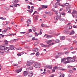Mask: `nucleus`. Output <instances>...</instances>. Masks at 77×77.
<instances>
[{
	"label": "nucleus",
	"mask_w": 77,
	"mask_h": 77,
	"mask_svg": "<svg viewBox=\"0 0 77 77\" xmlns=\"http://www.w3.org/2000/svg\"><path fill=\"white\" fill-rule=\"evenodd\" d=\"M54 12L55 13V14L57 15V16H55L54 17V19L55 20H59L60 18H61V15H63L65 16L66 15V13L64 12L60 13L57 12V11H56L55 10H54Z\"/></svg>",
	"instance_id": "nucleus-1"
},
{
	"label": "nucleus",
	"mask_w": 77,
	"mask_h": 77,
	"mask_svg": "<svg viewBox=\"0 0 77 77\" xmlns=\"http://www.w3.org/2000/svg\"><path fill=\"white\" fill-rule=\"evenodd\" d=\"M39 65H41L40 63L38 62H36L34 64V66L35 68H40Z\"/></svg>",
	"instance_id": "nucleus-2"
},
{
	"label": "nucleus",
	"mask_w": 77,
	"mask_h": 77,
	"mask_svg": "<svg viewBox=\"0 0 77 77\" xmlns=\"http://www.w3.org/2000/svg\"><path fill=\"white\" fill-rule=\"evenodd\" d=\"M44 37L46 38H48L49 39V38H52L53 37V36L51 35H48L47 34H46L44 36Z\"/></svg>",
	"instance_id": "nucleus-3"
},
{
	"label": "nucleus",
	"mask_w": 77,
	"mask_h": 77,
	"mask_svg": "<svg viewBox=\"0 0 77 77\" xmlns=\"http://www.w3.org/2000/svg\"><path fill=\"white\" fill-rule=\"evenodd\" d=\"M10 50V48L8 47H6L4 49L6 53H8V51H9V50Z\"/></svg>",
	"instance_id": "nucleus-4"
},
{
	"label": "nucleus",
	"mask_w": 77,
	"mask_h": 77,
	"mask_svg": "<svg viewBox=\"0 0 77 77\" xmlns=\"http://www.w3.org/2000/svg\"><path fill=\"white\" fill-rule=\"evenodd\" d=\"M33 72H29L28 73V75L29 77H31L33 76Z\"/></svg>",
	"instance_id": "nucleus-5"
},
{
	"label": "nucleus",
	"mask_w": 77,
	"mask_h": 77,
	"mask_svg": "<svg viewBox=\"0 0 77 77\" xmlns=\"http://www.w3.org/2000/svg\"><path fill=\"white\" fill-rule=\"evenodd\" d=\"M19 2V1L18 0H14L13 1V4H17V3H18Z\"/></svg>",
	"instance_id": "nucleus-6"
},
{
	"label": "nucleus",
	"mask_w": 77,
	"mask_h": 77,
	"mask_svg": "<svg viewBox=\"0 0 77 77\" xmlns=\"http://www.w3.org/2000/svg\"><path fill=\"white\" fill-rule=\"evenodd\" d=\"M76 59V57H74L73 58H72V59L71 60V62H75V60Z\"/></svg>",
	"instance_id": "nucleus-7"
},
{
	"label": "nucleus",
	"mask_w": 77,
	"mask_h": 77,
	"mask_svg": "<svg viewBox=\"0 0 77 77\" xmlns=\"http://www.w3.org/2000/svg\"><path fill=\"white\" fill-rule=\"evenodd\" d=\"M21 71H22V69H17L16 70V72H17V73H19V72H20Z\"/></svg>",
	"instance_id": "nucleus-8"
},
{
	"label": "nucleus",
	"mask_w": 77,
	"mask_h": 77,
	"mask_svg": "<svg viewBox=\"0 0 77 77\" xmlns=\"http://www.w3.org/2000/svg\"><path fill=\"white\" fill-rule=\"evenodd\" d=\"M55 5L56 6L55 7V8H57V6H60V3L57 2L56 3Z\"/></svg>",
	"instance_id": "nucleus-9"
},
{
	"label": "nucleus",
	"mask_w": 77,
	"mask_h": 77,
	"mask_svg": "<svg viewBox=\"0 0 77 77\" xmlns=\"http://www.w3.org/2000/svg\"><path fill=\"white\" fill-rule=\"evenodd\" d=\"M5 47L4 46H0V50H3L5 49Z\"/></svg>",
	"instance_id": "nucleus-10"
},
{
	"label": "nucleus",
	"mask_w": 77,
	"mask_h": 77,
	"mask_svg": "<svg viewBox=\"0 0 77 77\" xmlns=\"http://www.w3.org/2000/svg\"><path fill=\"white\" fill-rule=\"evenodd\" d=\"M72 59V58L70 57H68L67 58V60L68 61H69L70 62H71V59Z\"/></svg>",
	"instance_id": "nucleus-11"
},
{
	"label": "nucleus",
	"mask_w": 77,
	"mask_h": 77,
	"mask_svg": "<svg viewBox=\"0 0 77 77\" xmlns=\"http://www.w3.org/2000/svg\"><path fill=\"white\" fill-rule=\"evenodd\" d=\"M32 51L35 52H36V51H38V48H34L32 49Z\"/></svg>",
	"instance_id": "nucleus-12"
},
{
	"label": "nucleus",
	"mask_w": 77,
	"mask_h": 77,
	"mask_svg": "<svg viewBox=\"0 0 77 77\" xmlns=\"http://www.w3.org/2000/svg\"><path fill=\"white\" fill-rule=\"evenodd\" d=\"M53 42L52 40H49V41H46V42L47 44H50V43H51V42Z\"/></svg>",
	"instance_id": "nucleus-13"
},
{
	"label": "nucleus",
	"mask_w": 77,
	"mask_h": 77,
	"mask_svg": "<svg viewBox=\"0 0 77 77\" xmlns=\"http://www.w3.org/2000/svg\"><path fill=\"white\" fill-rule=\"evenodd\" d=\"M11 50H13L14 49V46L11 45H10V49Z\"/></svg>",
	"instance_id": "nucleus-14"
},
{
	"label": "nucleus",
	"mask_w": 77,
	"mask_h": 77,
	"mask_svg": "<svg viewBox=\"0 0 77 77\" xmlns=\"http://www.w3.org/2000/svg\"><path fill=\"white\" fill-rule=\"evenodd\" d=\"M4 53V51L3 50H0V54L1 55H3V54Z\"/></svg>",
	"instance_id": "nucleus-15"
},
{
	"label": "nucleus",
	"mask_w": 77,
	"mask_h": 77,
	"mask_svg": "<svg viewBox=\"0 0 77 77\" xmlns=\"http://www.w3.org/2000/svg\"><path fill=\"white\" fill-rule=\"evenodd\" d=\"M5 45H8V42L7 40H5Z\"/></svg>",
	"instance_id": "nucleus-16"
},
{
	"label": "nucleus",
	"mask_w": 77,
	"mask_h": 77,
	"mask_svg": "<svg viewBox=\"0 0 77 77\" xmlns=\"http://www.w3.org/2000/svg\"><path fill=\"white\" fill-rule=\"evenodd\" d=\"M27 23H28V24H31L32 22H31V20H30L28 19L27 21Z\"/></svg>",
	"instance_id": "nucleus-17"
},
{
	"label": "nucleus",
	"mask_w": 77,
	"mask_h": 77,
	"mask_svg": "<svg viewBox=\"0 0 77 77\" xmlns=\"http://www.w3.org/2000/svg\"><path fill=\"white\" fill-rule=\"evenodd\" d=\"M6 32H7V29H5L2 31V34H5L6 33Z\"/></svg>",
	"instance_id": "nucleus-18"
},
{
	"label": "nucleus",
	"mask_w": 77,
	"mask_h": 77,
	"mask_svg": "<svg viewBox=\"0 0 77 77\" xmlns=\"http://www.w3.org/2000/svg\"><path fill=\"white\" fill-rule=\"evenodd\" d=\"M30 65H32V64L29 63V61L27 63L26 66H30Z\"/></svg>",
	"instance_id": "nucleus-19"
},
{
	"label": "nucleus",
	"mask_w": 77,
	"mask_h": 77,
	"mask_svg": "<svg viewBox=\"0 0 77 77\" xmlns=\"http://www.w3.org/2000/svg\"><path fill=\"white\" fill-rule=\"evenodd\" d=\"M61 40H64L65 39V37L63 36L60 37Z\"/></svg>",
	"instance_id": "nucleus-20"
},
{
	"label": "nucleus",
	"mask_w": 77,
	"mask_h": 77,
	"mask_svg": "<svg viewBox=\"0 0 77 77\" xmlns=\"http://www.w3.org/2000/svg\"><path fill=\"white\" fill-rule=\"evenodd\" d=\"M28 73L27 72V71H25L24 72V76H26V75H27V74Z\"/></svg>",
	"instance_id": "nucleus-21"
},
{
	"label": "nucleus",
	"mask_w": 77,
	"mask_h": 77,
	"mask_svg": "<svg viewBox=\"0 0 77 77\" xmlns=\"http://www.w3.org/2000/svg\"><path fill=\"white\" fill-rule=\"evenodd\" d=\"M75 33V32L74 31H72L70 33V35H73V34H74Z\"/></svg>",
	"instance_id": "nucleus-22"
},
{
	"label": "nucleus",
	"mask_w": 77,
	"mask_h": 77,
	"mask_svg": "<svg viewBox=\"0 0 77 77\" xmlns=\"http://www.w3.org/2000/svg\"><path fill=\"white\" fill-rule=\"evenodd\" d=\"M70 62H71V61H66L64 62H63V63H64V64H66V63H70Z\"/></svg>",
	"instance_id": "nucleus-23"
},
{
	"label": "nucleus",
	"mask_w": 77,
	"mask_h": 77,
	"mask_svg": "<svg viewBox=\"0 0 77 77\" xmlns=\"http://www.w3.org/2000/svg\"><path fill=\"white\" fill-rule=\"evenodd\" d=\"M29 62L30 63V64L32 65V63H35V61H30Z\"/></svg>",
	"instance_id": "nucleus-24"
},
{
	"label": "nucleus",
	"mask_w": 77,
	"mask_h": 77,
	"mask_svg": "<svg viewBox=\"0 0 77 77\" xmlns=\"http://www.w3.org/2000/svg\"><path fill=\"white\" fill-rule=\"evenodd\" d=\"M36 56H37V57L39 56V52L38 51L37 52L36 54Z\"/></svg>",
	"instance_id": "nucleus-25"
},
{
	"label": "nucleus",
	"mask_w": 77,
	"mask_h": 77,
	"mask_svg": "<svg viewBox=\"0 0 77 77\" xmlns=\"http://www.w3.org/2000/svg\"><path fill=\"white\" fill-rule=\"evenodd\" d=\"M47 68H49V69H51L52 66H47Z\"/></svg>",
	"instance_id": "nucleus-26"
},
{
	"label": "nucleus",
	"mask_w": 77,
	"mask_h": 77,
	"mask_svg": "<svg viewBox=\"0 0 77 77\" xmlns=\"http://www.w3.org/2000/svg\"><path fill=\"white\" fill-rule=\"evenodd\" d=\"M65 59H66V58L62 59L61 60V63H62V62H64V61H65Z\"/></svg>",
	"instance_id": "nucleus-27"
},
{
	"label": "nucleus",
	"mask_w": 77,
	"mask_h": 77,
	"mask_svg": "<svg viewBox=\"0 0 77 77\" xmlns=\"http://www.w3.org/2000/svg\"><path fill=\"white\" fill-rule=\"evenodd\" d=\"M60 21H65V19L63 18H60L59 19Z\"/></svg>",
	"instance_id": "nucleus-28"
},
{
	"label": "nucleus",
	"mask_w": 77,
	"mask_h": 77,
	"mask_svg": "<svg viewBox=\"0 0 77 77\" xmlns=\"http://www.w3.org/2000/svg\"><path fill=\"white\" fill-rule=\"evenodd\" d=\"M48 14L49 15H53V13H52V12H49Z\"/></svg>",
	"instance_id": "nucleus-29"
},
{
	"label": "nucleus",
	"mask_w": 77,
	"mask_h": 77,
	"mask_svg": "<svg viewBox=\"0 0 77 77\" xmlns=\"http://www.w3.org/2000/svg\"><path fill=\"white\" fill-rule=\"evenodd\" d=\"M0 19L2 20H6V19L5 18V19L3 17H0Z\"/></svg>",
	"instance_id": "nucleus-30"
},
{
	"label": "nucleus",
	"mask_w": 77,
	"mask_h": 77,
	"mask_svg": "<svg viewBox=\"0 0 77 77\" xmlns=\"http://www.w3.org/2000/svg\"><path fill=\"white\" fill-rule=\"evenodd\" d=\"M64 74H61L60 75V77H64Z\"/></svg>",
	"instance_id": "nucleus-31"
},
{
	"label": "nucleus",
	"mask_w": 77,
	"mask_h": 77,
	"mask_svg": "<svg viewBox=\"0 0 77 77\" xmlns=\"http://www.w3.org/2000/svg\"><path fill=\"white\" fill-rule=\"evenodd\" d=\"M5 9L6 11H8L9 9V7H7L5 8Z\"/></svg>",
	"instance_id": "nucleus-32"
},
{
	"label": "nucleus",
	"mask_w": 77,
	"mask_h": 77,
	"mask_svg": "<svg viewBox=\"0 0 77 77\" xmlns=\"http://www.w3.org/2000/svg\"><path fill=\"white\" fill-rule=\"evenodd\" d=\"M28 12H29L30 14H31L33 12V10L30 11V10H28Z\"/></svg>",
	"instance_id": "nucleus-33"
},
{
	"label": "nucleus",
	"mask_w": 77,
	"mask_h": 77,
	"mask_svg": "<svg viewBox=\"0 0 77 77\" xmlns=\"http://www.w3.org/2000/svg\"><path fill=\"white\" fill-rule=\"evenodd\" d=\"M64 5H65V6H68L69 5V3H66L64 4Z\"/></svg>",
	"instance_id": "nucleus-34"
},
{
	"label": "nucleus",
	"mask_w": 77,
	"mask_h": 77,
	"mask_svg": "<svg viewBox=\"0 0 77 77\" xmlns=\"http://www.w3.org/2000/svg\"><path fill=\"white\" fill-rule=\"evenodd\" d=\"M32 30L34 32H36V28H35V27H34L32 28Z\"/></svg>",
	"instance_id": "nucleus-35"
},
{
	"label": "nucleus",
	"mask_w": 77,
	"mask_h": 77,
	"mask_svg": "<svg viewBox=\"0 0 77 77\" xmlns=\"http://www.w3.org/2000/svg\"><path fill=\"white\" fill-rule=\"evenodd\" d=\"M42 8H47V6L43 5L42 6Z\"/></svg>",
	"instance_id": "nucleus-36"
},
{
	"label": "nucleus",
	"mask_w": 77,
	"mask_h": 77,
	"mask_svg": "<svg viewBox=\"0 0 77 77\" xmlns=\"http://www.w3.org/2000/svg\"><path fill=\"white\" fill-rule=\"evenodd\" d=\"M18 39H14V42H17V41H18Z\"/></svg>",
	"instance_id": "nucleus-37"
},
{
	"label": "nucleus",
	"mask_w": 77,
	"mask_h": 77,
	"mask_svg": "<svg viewBox=\"0 0 77 77\" xmlns=\"http://www.w3.org/2000/svg\"><path fill=\"white\" fill-rule=\"evenodd\" d=\"M76 12H77V11H76L75 10H73L72 13V14H75V13H76Z\"/></svg>",
	"instance_id": "nucleus-38"
},
{
	"label": "nucleus",
	"mask_w": 77,
	"mask_h": 77,
	"mask_svg": "<svg viewBox=\"0 0 77 77\" xmlns=\"http://www.w3.org/2000/svg\"><path fill=\"white\" fill-rule=\"evenodd\" d=\"M55 42H56V43H59V40H55Z\"/></svg>",
	"instance_id": "nucleus-39"
},
{
	"label": "nucleus",
	"mask_w": 77,
	"mask_h": 77,
	"mask_svg": "<svg viewBox=\"0 0 77 77\" xmlns=\"http://www.w3.org/2000/svg\"><path fill=\"white\" fill-rule=\"evenodd\" d=\"M41 26L42 27H45V25L43 23H42L41 24Z\"/></svg>",
	"instance_id": "nucleus-40"
},
{
	"label": "nucleus",
	"mask_w": 77,
	"mask_h": 77,
	"mask_svg": "<svg viewBox=\"0 0 77 77\" xmlns=\"http://www.w3.org/2000/svg\"><path fill=\"white\" fill-rule=\"evenodd\" d=\"M32 40H33V41H34V40H36H36H38V38H37V39H35V37H33L32 38Z\"/></svg>",
	"instance_id": "nucleus-41"
},
{
	"label": "nucleus",
	"mask_w": 77,
	"mask_h": 77,
	"mask_svg": "<svg viewBox=\"0 0 77 77\" xmlns=\"http://www.w3.org/2000/svg\"><path fill=\"white\" fill-rule=\"evenodd\" d=\"M64 32L65 34H68V31H67L64 30Z\"/></svg>",
	"instance_id": "nucleus-42"
},
{
	"label": "nucleus",
	"mask_w": 77,
	"mask_h": 77,
	"mask_svg": "<svg viewBox=\"0 0 77 77\" xmlns=\"http://www.w3.org/2000/svg\"><path fill=\"white\" fill-rule=\"evenodd\" d=\"M69 51H66L65 52V54H69Z\"/></svg>",
	"instance_id": "nucleus-43"
},
{
	"label": "nucleus",
	"mask_w": 77,
	"mask_h": 77,
	"mask_svg": "<svg viewBox=\"0 0 77 77\" xmlns=\"http://www.w3.org/2000/svg\"><path fill=\"white\" fill-rule=\"evenodd\" d=\"M38 17H39V16L38 15H37L36 16V17H35V20H38Z\"/></svg>",
	"instance_id": "nucleus-44"
},
{
	"label": "nucleus",
	"mask_w": 77,
	"mask_h": 77,
	"mask_svg": "<svg viewBox=\"0 0 77 77\" xmlns=\"http://www.w3.org/2000/svg\"><path fill=\"white\" fill-rule=\"evenodd\" d=\"M21 54H17V56H21V55H22V54H21Z\"/></svg>",
	"instance_id": "nucleus-45"
},
{
	"label": "nucleus",
	"mask_w": 77,
	"mask_h": 77,
	"mask_svg": "<svg viewBox=\"0 0 77 77\" xmlns=\"http://www.w3.org/2000/svg\"><path fill=\"white\" fill-rule=\"evenodd\" d=\"M44 47L47 48V47H49V45H45Z\"/></svg>",
	"instance_id": "nucleus-46"
},
{
	"label": "nucleus",
	"mask_w": 77,
	"mask_h": 77,
	"mask_svg": "<svg viewBox=\"0 0 77 77\" xmlns=\"http://www.w3.org/2000/svg\"><path fill=\"white\" fill-rule=\"evenodd\" d=\"M26 33V32H20V33H21V34H24V33Z\"/></svg>",
	"instance_id": "nucleus-47"
},
{
	"label": "nucleus",
	"mask_w": 77,
	"mask_h": 77,
	"mask_svg": "<svg viewBox=\"0 0 77 77\" xmlns=\"http://www.w3.org/2000/svg\"><path fill=\"white\" fill-rule=\"evenodd\" d=\"M29 68L30 69H33V67H32V66H31L29 67Z\"/></svg>",
	"instance_id": "nucleus-48"
},
{
	"label": "nucleus",
	"mask_w": 77,
	"mask_h": 77,
	"mask_svg": "<svg viewBox=\"0 0 77 77\" xmlns=\"http://www.w3.org/2000/svg\"><path fill=\"white\" fill-rule=\"evenodd\" d=\"M21 49H22L21 48H17V50H21Z\"/></svg>",
	"instance_id": "nucleus-49"
},
{
	"label": "nucleus",
	"mask_w": 77,
	"mask_h": 77,
	"mask_svg": "<svg viewBox=\"0 0 77 77\" xmlns=\"http://www.w3.org/2000/svg\"><path fill=\"white\" fill-rule=\"evenodd\" d=\"M18 4H14V5L15 7H17V6H18Z\"/></svg>",
	"instance_id": "nucleus-50"
},
{
	"label": "nucleus",
	"mask_w": 77,
	"mask_h": 77,
	"mask_svg": "<svg viewBox=\"0 0 77 77\" xmlns=\"http://www.w3.org/2000/svg\"><path fill=\"white\" fill-rule=\"evenodd\" d=\"M61 70H62V71H65V70H66V69L62 68L61 69Z\"/></svg>",
	"instance_id": "nucleus-51"
},
{
	"label": "nucleus",
	"mask_w": 77,
	"mask_h": 77,
	"mask_svg": "<svg viewBox=\"0 0 77 77\" xmlns=\"http://www.w3.org/2000/svg\"><path fill=\"white\" fill-rule=\"evenodd\" d=\"M36 12H37V11H35L33 13V14H32V16L34 15H35V13H36Z\"/></svg>",
	"instance_id": "nucleus-52"
},
{
	"label": "nucleus",
	"mask_w": 77,
	"mask_h": 77,
	"mask_svg": "<svg viewBox=\"0 0 77 77\" xmlns=\"http://www.w3.org/2000/svg\"><path fill=\"white\" fill-rule=\"evenodd\" d=\"M24 20V19L23 18H21V20H20V21H23Z\"/></svg>",
	"instance_id": "nucleus-53"
},
{
	"label": "nucleus",
	"mask_w": 77,
	"mask_h": 77,
	"mask_svg": "<svg viewBox=\"0 0 77 77\" xmlns=\"http://www.w3.org/2000/svg\"><path fill=\"white\" fill-rule=\"evenodd\" d=\"M41 9H42V8H39L38 11H40V10H41Z\"/></svg>",
	"instance_id": "nucleus-54"
},
{
	"label": "nucleus",
	"mask_w": 77,
	"mask_h": 77,
	"mask_svg": "<svg viewBox=\"0 0 77 77\" xmlns=\"http://www.w3.org/2000/svg\"><path fill=\"white\" fill-rule=\"evenodd\" d=\"M43 17L44 18H45L46 17V15L45 14L43 15Z\"/></svg>",
	"instance_id": "nucleus-55"
},
{
	"label": "nucleus",
	"mask_w": 77,
	"mask_h": 77,
	"mask_svg": "<svg viewBox=\"0 0 77 77\" xmlns=\"http://www.w3.org/2000/svg\"><path fill=\"white\" fill-rule=\"evenodd\" d=\"M69 72H70V73H71V74H72V73H73V72H72V70H70Z\"/></svg>",
	"instance_id": "nucleus-56"
},
{
	"label": "nucleus",
	"mask_w": 77,
	"mask_h": 77,
	"mask_svg": "<svg viewBox=\"0 0 77 77\" xmlns=\"http://www.w3.org/2000/svg\"><path fill=\"white\" fill-rule=\"evenodd\" d=\"M55 72V70L52 69V72Z\"/></svg>",
	"instance_id": "nucleus-57"
},
{
	"label": "nucleus",
	"mask_w": 77,
	"mask_h": 77,
	"mask_svg": "<svg viewBox=\"0 0 77 77\" xmlns=\"http://www.w3.org/2000/svg\"><path fill=\"white\" fill-rule=\"evenodd\" d=\"M31 10L32 9H34V7H33V6H32L31 7Z\"/></svg>",
	"instance_id": "nucleus-58"
},
{
	"label": "nucleus",
	"mask_w": 77,
	"mask_h": 77,
	"mask_svg": "<svg viewBox=\"0 0 77 77\" xmlns=\"http://www.w3.org/2000/svg\"><path fill=\"white\" fill-rule=\"evenodd\" d=\"M29 32H32V29H30L29 30Z\"/></svg>",
	"instance_id": "nucleus-59"
},
{
	"label": "nucleus",
	"mask_w": 77,
	"mask_h": 77,
	"mask_svg": "<svg viewBox=\"0 0 77 77\" xmlns=\"http://www.w3.org/2000/svg\"><path fill=\"white\" fill-rule=\"evenodd\" d=\"M57 66H56L55 67H54V69H57Z\"/></svg>",
	"instance_id": "nucleus-60"
},
{
	"label": "nucleus",
	"mask_w": 77,
	"mask_h": 77,
	"mask_svg": "<svg viewBox=\"0 0 77 77\" xmlns=\"http://www.w3.org/2000/svg\"><path fill=\"white\" fill-rule=\"evenodd\" d=\"M45 13L46 14H48V12L45 11Z\"/></svg>",
	"instance_id": "nucleus-61"
},
{
	"label": "nucleus",
	"mask_w": 77,
	"mask_h": 77,
	"mask_svg": "<svg viewBox=\"0 0 77 77\" xmlns=\"http://www.w3.org/2000/svg\"><path fill=\"white\" fill-rule=\"evenodd\" d=\"M41 45H42V47H44V45H44V44H41Z\"/></svg>",
	"instance_id": "nucleus-62"
},
{
	"label": "nucleus",
	"mask_w": 77,
	"mask_h": 77,
	"mask_svg": "<svg viewBox=\"0 0 77 77\" xmlns=\"http://www.w3.org/2000/svg\"><path fill=\"white\" fill-rule=\"evenodd\" d=\"M71 53L72 54H74V53H75V51H73V52H72Z\"/></svg>",
	"instance_id": "nucleus-63"
},
{
	"label": "nucleus",
	"mask_w": 77,
	"mask_h": 77,
	"mask_svg": "<svg viewBox=\"0 0 77 77\" xmlns=\"http://www.w3.org/2000/svg\"><path fill=\"white\" fill-rule=\"evenodd\" d=\"M60 6H62V7H65V6L63 5H60Z\"/></svg>",
	"instance_id": "nucleus-64"
}]
</instances>
